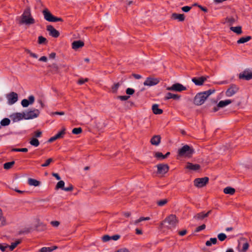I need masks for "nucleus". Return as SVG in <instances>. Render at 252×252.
<instances>
[{"instance_id":"nucleus-1","label":"nucleus","mask_w":252,"mask_h":252,"mask_svg":"<svg viewBox=\"0 0 252 252\" xmlns=\"http://www.w3.org/2000/svg\"><path fill=\"white\" fill-rule=\"evenodd\" d=\"M17 20L20 25L29 26L35 23V19L32 16L31 9L29 7H27L24 11L21 16L17 18Z\"/></svg>"},{"instance_id":"nucleus-2","label":"nucleus","mask_w":252,"mask_h":252,"mask_svg":"<svg viewBox=\"0 0 252 252\" xmlns=\"http://www.w3.org/2000/svg\"><path fill=\"white\" fill-rule=\"evenodd\" d=\"M177 223L178 220L176 216L170 215L161 223V225H165L166 227L172 228L175 227Z\"/></svg>"},{"instance_id":"nucleus-3","label":"nucleus","mask_w":252,"mask_h":252,"mask_svg":"<svg viewBox=\"0 0 252 252\" xmlns=\"http://www.w3.org/2000/svg\"><path fill=\"white\" fill-rule=\"evenodd\" d=\"M193 150L188 145H185L178 150V155L181 157H190Z\"/></svg>"},{"instance_id":"nucleus-4","label":"nucleus","mask_w":252,"mask_h":252,"mask_svg":"<svg viewBox=\"0 0 252 252\" xmlns=\"http://www.w3.org/2000/svg\"><path fill=\"white\" fill-rule=\"evenodd\" d=\"M25 120L32 119L37 117L39 114V111L37 109L27 111L24 112Z\"/></svg>"},{"instance_id":"nucleus-5","label":"nucleus","mask_w":252,"mask_h":252,"mask_svg":"<svg viewBox=\"0 0 252 252\" xmlns=\"http://www.w3.org/2000/svg\"><path fill=\"white\" fill-rule=\"evenodd\" d=\"M205 102V92H201L196 94L193 100V103L196 105H201Z\"/></svg>"},{"instance_id":"nucleus-6","label":"nucleus","mask_w":252,"mask_h":252,"mask_svg":"<svg viewBox=\"0 0 252 252\" xmlns=\"http://www.w3.org/2000/svg\"><path fill=\"white\" fill-rule=\"evenodd\" d=\"M232 102V100L231 99H226L224 100L220 101L216 106L213 108V112H217L220 108H223L227 105L231 104Z\"/></svg>"},{"instance_id":"nucleus-7","label":"nucleus","mask_w":252,"mask_h":252,"mask_svg":"<svg viewBox=\"0 0 252 252\" xmlns=\"http://www.w3.org/2000/svg\"><path fill=\"white\" fill-rule=\"evenodd\" d=\"M8 100V103L9 105H12L18 100V94L14 92H11L6 96Z\"/></svg>"},{"instance_id":"nucleus-8","label":"nucleus","mask_w":252,"mask_h":252,"mask_svg":"<svg viewBox=\"0 0 252 252\" xmlns=\"http://www.w3.org/2000/svg\"><path fill=\"white\" fill-rule=\"evenodd\" d=\"M10 118L14 122H18L21 120L25 119L24 113H14L10 116Z\"/></svg>"},{"instance_id":"nucleus-9","label":"nucleus","mask_w":252,"mask_h":252,"mask_svg":"<svg viewBox=\"0 0 252 252\" xmlns=\"http://www.w3.org/2000/svg\"><path fill=\"white\" fill-rule=\"evenodd\" d=\"M158 173L161 175H164L169 170V166L166 164H159L157 165Z\"/></svg>"},{"instance_id":"nucleus-10","label":"nucleus","mask_w":252,"mask_h":252,"mask_svg":"<svg viewBox=\"0 0 252 252\" xmlns=\"http://www.w3.org/2000/svg\"><path fill=\"white\" fill-rule=\"evenodd\" d=\"M167 90L176 92H182L186 90V88L181 84L176 83L171 87H168Z\"/></svg>"},{"instance_id":"nucleus-11","label":"nucleus","mask_w":252,"mask_h":252,"mask_svg":"<svg viewBox=\"0 0 252 252\" xmlns=\"http://www.w3.org/2000/svg\"><path fill=\"white\" fill-rule=\"evenodd\" d=\"M239 90V88L235 85H231L226 91L225 95L230 97L235 94Z\"/></svg>"},{"instance_id":"nucleus-12","label":"nucleus","mask_w":252,"mask_h":252,"mask_svg":"<svg viewBox=\"0 0 252 252\" xmlns=\"http://www.w3.org/2000/svg\"><path fill=\"white\" fill-rule=\"evenodd\" d=\"M239 78L246 80H250L252 79V72L249 70H245L239 74Z\"/></svg>"},{"instance_id":"nucleus-13","label":"nucleus","mask_w":252,"mask_h":252,"mask_svg":"<svg viewBox=\"0 0 252 252\" xmlns=\"http://www.w3.org/2000/svg\"><path fill=\"white\" fill-rule=\"evenodd\" d=\"M159 82V80L157 78L148 77L144 82L145 86H152L156 85Z\"/></svg>"},{"instance_id":"nucleus-14","label":"nucleus","mask_w":252,"mask_h":252,"mask_svg":"<svg viewBox=\"0 0 252 252\" xmlns=\"http://www.w3.org/2000/svg\"><path fill=\"white\" fill-rule=\"evenodd\" d=\"M42 13L44 18L46 21L52 22L54 21L55 16H53L47 9L43 10Z\"/></svg>"},{"instance_id":"nucleus-15","label":"nucleus","mask_w":252,"mask_h":252,"mask_svg":"<svg viewBox=\"0 0 252 252\" xmlns=\"http://www.w3.org/2000/svg\"><path fill=\"white\" fill-rule=\"evenodd\" d=\"M237 20L238 16L236 14H234L232 16L227 17L225 19V23L230 26L235 23Z\"/></svg>"},{"instance_id":"nucleus-16","label":"nucleus","mask_w":252,"mask_h":252,"mask_svg":"<svg viewBox=\"0 0 252 252\" xmlns=\"http://www.w3.org/2000/svg\"><path fill=\"white\" fill-rule=\"evenodd\" d=\"M34 101V97L33 95H30L28 97V99H24L21 101V104L23 107H27L30 104H32Z\"/></svg>"},{"instance_id":"nucleus-17","label":"nucleus","mask_w":252,"mask_h":252,"mask_svg":"<svg viewBox=\"0 0 252 252\" xmlns=\"http://www.w3.org/2000/svg\"><path fill=\"white\" fill-rule=\"evenodd\" d=\"M47 30L49 32V34L54 37H58L59 36V32L56 30L52 26H48L47 27Z\"/></svg>"},{"instance_id":"nucleus-18","label":"nucleus","mask_w":252,"mask_h":252,"mask_svg":"<svg viewBox=\"0 0 252 252\" xmlns=\"http://www.w3.org/2000/svg\"><path fill=\"white\" fill-rule=\"evenodd\" d=\"M242 246V250L245 252L249 248V244L246 239L244 238L240 239L239 242V246Z\"/></svg>"},{"instance_id":"nucleus-19","label":"nucleus","mask_w":252,"mask_h":252,"mask_svg":"<svg viewBox=\"0 0 252 252\" xmlns=\"http://www.w3.org/2000/svg\"><path fill=\"white\" fill-rule=\"evenodd\" d=\"M194 183L196 187L198 188L202 187L205 186V178L196 179Z\"/></svg>"},{"instance_id":"nucleus-20","label":"nucleus","mask_w":252,"mask_h":252,"mask_svg":"<svg viewBox=\"0 0 252 252\" xmlns=\"http://www.w3.org/2000/svg\"><path fill=\"white\" fill-rule=\"evenodd\" d=\"M84 45V42L81 40L74 41L72 43V47L74 50H77L79 48L83 47Z\"/></svg>"},{"instance_id":"nucleus-21","label":"nucleus","mask_w":252,"mask_h":252,"mask_svg":"<svg viewBox=\"0 0 252 252\" xmlns=\"http://www.w3.org/2000/svg\"><path fill=\"white\" fill-rule=\"evenodd\" d=\"M205 80L204 77H201L199 78L194 77L192 78V81L197 86L202 85Z\"/></svg>"},{"instance_id":"nucleus-22","label":"nucleus","mask_w":252,"mask_h":252,"mask_svg":"<svg viewBox=\"0 0 252 252\" xmlns=\"http://www.w3.org/2000/svg\"><path fill=\"white\" fill-rule=\"evenodd\" d=\"M186 168L189 170L192 171H197L200 168V166L198 164H193L191 163H187Z\"/></svg>"},{"instance_id":"nucleus-23","label":"nucleus","mask_w":252,"mask_h":252,"mask_svg":"<svg viewBox=\"0 0 252 252\" xmlns=\"http://www.w3.org/2000/svg\"><path fill=\"white\" fill-rule=\"evenodd\" d=\"M172 18L180 22L183 21L185 20V16L183 14L174 13L172 14Z\"/></svg>"},{"instance_id":"nucleus-24","label":"nucleus","mask_w":252,"mask_h":252,"mask_svg":"<svg viewBox=\"0 0 252 252\" xmlns=\"http://www.w3.org/2000/svg\"><path fill=\"white\" fill-rule=\"evenodd\" d=\"M160 139L159 135H155L151 139V143L152 145L158 146L160 142Z\"/></svg>"},{"instance_id":"nucleus-25","label":"nucleus","mask_w":252,"mask_h":252,"mask_svg":"<svg viewBox=\"0 0 252 252\" xmlns=\"http://www.w3.org/2000/svg\"><path fill=\"white\" fill-rule=\"evenodd\" d=\"M28 184L31 186L37 187L40 185L39 181L32 178H29L28 181Z\"/></svg>"},{"instance_id":"nucleus-26","label":"nucleus","mask_w":252,"mask_h":252,"mask_svg":"<svg viewBox=\"0 0 252 252\" xmlns=\"http://www.w3.org/2000/svg\"><path fill=\"white\" fill-rule=\"evenodd\" d=\"M7 222L5 218L3 216L2 210L0 208V227L6 225Z\"/></svg>"},{"instance_id":"nucleus-27","label":"nucleus","mask_w":252,"mask_h":252,"mask_svg":"<svg viewBox=\"0 0 252 252\" xmlns=\"http://www.w3.org/2000/svg\"><path fill=\"white\" fill-rule=\"evenodd\" d=\"M152 110L155 114H161L163 112L162 110L158 108V105L156 104L152 106Z\"/></svg>"},{"instance_id":"nucleus-28","label":"nucleus","mask_w":252,"mask_h":252,"mask_svg":"<svg viewBox=\"0 0 252 252\" xmlns=\"http://www.w3.org/2000/svg\"><path fill=\"white\" fill-rule=\"evenodd\" d=\"M171 98H173L176 100L179 99L180 98V96L176 94H174L171 93H168L165 96V99H169Z\"/></svg>"},{"instance_id":"nucleus-29","label":"nucleus","mask_w":252,"mask_h":252,"mask_svg":"<svg viewBox=\"0 0 252 252\" xmlns=\"http://www.w3.org/2000/svg\"><path fill=\"white\" fill-rule=\"evenodd\" d=\"M230 29L237 34H241L242 33V27L241 26L231 27Z\"/></svg>"},{"instance_id":"nucleus-30","label":"nucleus","mask_w":252,"mask_h":252,"mask_svg":"<svg viewBox=\"0 0 252 252\" xmlns=\"http://www.w3.org/2000/svg\"><path fill=\"white\" fill-rule=\"evenodd\" d=\"M252 39V37L251 36H247L245 37H241L237 41L238 44H242L247 42L250 40Z\"/></svg>"},{"instance_id":"nucleus-31","label":"nucleus","mask_w":252,"mask_h":252,"mask_svg":"<svg viewBox=\"0 0 252 252\" xmlns=\"http://www.w3.org/2000/svg\"><path fill=\"white\" fill-rule=\"evenodd\" d=\"M223 192L225 194H229L232 195L235 193V190L234 188L228 187H226L225 189H224Z\"/></svg>"},{"instance_id":"nucleus-32","label":"nucleus","mask_w":252,"mask_h":252,"mask_svg":"<svg viewBox=\"0 0 252 252\" xmlns=\"http://www.w3.org/2000/svg\"><path fill=\"white\" fill-rule=\"evenodd\" d=\"M21 242L20 240H17L15 242L12 243L10 245H8V250L10 251H13Z\"/></svg>"},{"instance_id":"nucleus-33","label":"nucleus","mask_w":252,"mask_h":252,"mask_svg":"<svg viewBox=\"0 0 252 252\" xmlns=\"http://www.w3.org/2000/svg\"><path fill=\"white\" fill-rule=\"evenodd\" d=\"M57 249V247L54 246L53 248L51 247H43L39 250V252H52L53 250Z\"/></svg>"},{"instance_id":"nucleus-34","label":"nucleus","mask_w":252,"mask_h":252,"mask_svg":"<svg viewBox=\"0 0 252 252\" xmlns=\"http://www.w3.org/2000/svg\"><path fill=\"white\" fill-rule=\"evenodd\" d=\"M217 242L216 238H211L210 240L206 242V246H211L212 244H216Z\"/></svg>"},{"instance_id":"nucleus-35","label":"nucleus","mask_w":252,"mask_h":252,"mask_svg":"<svg viewBox=\"0 0 252 252\" xmlns=\"http://www.w3.org/2000/svg\"><path fill=\"white\" fill-rule=\"evenodd\" d=\"M30 143L31 145L34 147H37L39 145V142L38 140L35 138H32L30 141Z\"/></svg>"},{"instance_id":"nucleus-36","label":"nucleus","mask_w":252,"mask_h":252,"mask_svg":"<svg viewBox=\"0 0 252 252\" xmlns=\"http://www.w3.org/2000/svg\"><path fill=\"white\" fill-rule=\"evenodd\" d=\"M122 84V83L118 82L114 84L112 87V92L113 93L117 92L119 87Z\"/></svg>"},{"instance_id":"nucleus-37","label":"nucleus","mask_w":252,"mask_h":252,"mask_svg":"<svg viewBox=\"0 0 252 252\" xmlns=\"http://www.w3.org/2000/svg\"><path fill=\"white\" fill-rule=\"evenodd\" d=\"M10 123V120L8 118H4L0 121L1 126H7Z\"/></svg>"},{"instance_id":"nucleus-38","label":"nucleus","mask_w":252,"mask_h":252,"mask_svg":"<svg viewBox=\"0 0 252 252\" xmlns=\"http://www.w3.org/2000/svg\"><path fill=\"white\" fill-rule=\"evenodd\" d=\"M14 161L6 162L4 164L3 167L5 169H9L14 164Z\"/></svg>"},{"instance_id":"nucleus-39","label":"nucleus","mask_w":252,"mask_h":252,"mask_svg":"<svg viewBox=\"0 0 252 252\" xmlns=\"http://www.w3.org/2000/svg\"><path fill=\"white\" fill-rule=\"evenodd\" d=\"M65 128H63L62 130L59 131L56 135H55L56 137L58 139L63 138L65 134Z\"/></svg>"},{"instance_id":"nucleus-40","label":"nucleus","mask_w":252,"mask_h":252,"mask_svg":"<svg viewBox=\"0 0 252 252\" xmlns=\"http://www.w3.org/2000/svg\"><path fill=\"white\" fill-rule=\"evenodd\" d=\"M0 250L2 252L7 251V250H8V245L6 244H0Z\"/></svg>"},{"instance_id":"nucleus-41","label":"nucleus","mask_w":252,"mask_h":252,"mask_svg":"<svg viewBox=\"0 0 252 252\" xmlns=\"http://www.w3.org/2000/svg\"><path fill=\"white\" fill-rule=\"evenodd\" d=\"M227 236L225 234L221 233L218 235V238L220 241H224L226 238Z\"/></svg>"},{"instance_id":"nucleus-42","label":"nucleus","mask_w":252,"mask_h":252,"mask_svg":"<svg viewBox=\"0 0 252 252\" xmlns=\"http://www.w3.org/2000/svg\"><path fill=\"white\" fill-rule=\"evenodd\" d=\"M64 186V182L63 181H60L56 185V189H63Z\"/></svg>"},{"instance_id":"nucleus-43","label":"nucleus","mask_w":252,"mask_h":252,"mask_svg":"<svg viewBox=\"0 0 252 252\" xmlns=\"http://www.w3.org/2000/svg\"><path fill=\"white\" fill-rule=\"evenodd\" d=\"M53 161V159L52 158H49L47 160H46V161L44 163L41 164V166L42 167H47Z\"/></svg>"},{"instance_id":"nucleus-44","label":"nucleus","mask_w":252,"mask_h":252,"mask_svg":"<svg viewBox=\"0 0 252 252\" xmlns=\"http://www.w3.org/2000/svg\"><path fill=\"white\" fill-rule=\"evenodd\" d=\"M215 89H211L208 91H206V99L207 98L210 96L211 94L214 93L215 92Z\"/></svg>"},{"instance_id":"nucleus-45","label":"nucleus","mask_w":252,"mask_h":252,"mask_svg":"<svg viewBox=\"0 0 252 252\" xmlns=\"http://www.w3.org/2000/svg\"><path fill=\"white\" fill-rule=\"evenodd\" d=\"M82 130L81 127L74 128L72 129V132L74 134H78L82 132Z\"/></svg>"},{"instance_id":"nucleus-46","label":"nucleus","mask_w":252,"mask_h":252,"mask_svg":"<svg viewBox=\"0 0 252 252\" xmlns=\"http://www.w3.org/2000/svg\"><path fill=\"white\" fill-rule=\"evenodd\" d=\"M167 202L166 199H162L157 202V204L159 206H163Z\"/></svg>"},{"instance_id":"nucleus-47","label":"nucleus","mask_w":252,"mask_h":252,"mask_svg":"<svg viewBox=\"0 0 252 252\" xmlns=\"http://www.w3.org/2000/svg\"><path fill=\"white\" fill-rule=\"evenodd\" d=\"M46 41V39L45 37L42 36H40L38 37V42L39 44H43Z\"/></svg>"},{"instance_id":"nucleus-48","label":"nucleus","mask_w":252,"mask_h":252,"mask_svg":"<svg viewBox=\"0 0 252 252\" xmlns=\"http://www.w3.org/2000/svg\"><path fill=\"white\" fill-rule=\"evenodd\" d=\"M155 157L158 159H164V155L160 152H157L155 154Z\"/></svg>"},{"instance_id":"nucleus-49","label":"nucleus","mask_w":252,"mask_h":252,"mask_svg":"<svg viewBox=\"0 0 252 252\" xmlns=\"http://www.w3.org/2000/svg\"><path fill=\"white\" fill-rule=\"evenodd\" d=\"M205 217V213L204 212H201L199 214H198L195 217L196 218L198 219H203Z\"/></svg>"},{"instance_id":"nucleus-50","label":"nucleus","mask_w":252,"mask_h":252,"mask_svg":"<svg viewBox=\"0 0 252 252\" xmlns=\"http://www.w3.org/2000/svg\"><path fill=\"white\" fill-rule=\"evenodd\" d=\"M64 114V113L63 111L61 112H51L50 114V115L52 116H54L55 115H63Z\"/></svg>"},{"instance_id":"nucleus-51","label":"nucleus","mask_w":252,"mask_h":252,"mask_svg":"<svg viewBox=\"0 0 252 252\" xmlns=\"http://www.w3.org/2000/svg\"><path fill=\"white\" fill-rule=\"evenodd\" d=\"M134 93V90L131 88H127L126 90V93L127 94L131 95Z\"/></svg>"},{"instance_id":"nucleus-52","label":"nucleus","mask_w":252,"mask_h":252,"mask_svg":"<svg viewBox=\"0 0 252 252\" xmlns=\"http://www.w3.org/2000/svg\"><path fill=\"white\" fill-rule=\"evenodd\" d=\"M191 8V7L190 6H184V7H182V10L184 12H189Z\"/></svg>"},{"instance_id":"nucleus-53","label":"nucleus","mask_w":252,"mask_h":252,"mask_svg":"<svg viewBox=\"0 0 252 252\" xmlns=\"http://www.w3.org/2000/svg\"><path fill=\"white\" fill-rule=\"evenodd\" d=\"M111 240V237L109 235H106L102 237V240L103 242H107Z\"/></svg>"},{"instance_id":"nucleus-54","label":"nucleus","mask_w":252,"mask_h":252,"mask_svg":"<svg viewBox=\"0 0 252 252\" xmlns=\"http://www.w3.org/2000/svg\"><path fill=\"white\" fill-rule=\"evenodd\" d=\"M73 186L71 185H70L68 187H64L63 190L66 191H71L73 189Z\"/></svg>"},{"instance_id":"nucleus-55","label":"nucleus","mask_w":252,"mask_h":252,"mask_svg":"<svg viewBox=\"0 0 252 252\" xmlns=\"http://www.w3.org/2000/svg\"><path fill=\"white\" fill-rule=\"evenodd\" d=\"M204 229H205V224H203L201 226L197 227L196 228L195 232H199L200 231L203 230Z\"/></svg>"},{"instance_id":"nucleus-56","label":"nucleus","mask_w":252,"mask_h":252,"mask_svg":"<svg viewBox=\"0 0 252 252\" xmlns=\"http://www.w3.org/2000/svg\"><path fill=\"white\" fill-rule=\"evenodd\" d=\"M129 96L127 95L119 96L118 98L120 100L124 101L126 100L129 98Z\"/></svg>"},{"instance_id":"nucleus-57","label":"nucleus","mask_w":252,"mask_h":252,"mask_svg":"<svg viewBox=\"0 0 252 252\" xmlns=\"http://www.w3.org/2000/svg\"><path fill=\"white\" fill-rule=\"evenodd\" d=\"M88 81V79H83L81 78L78 81V83L80 85L83 84L85 82Z\"/></svg>"},{"instance_id":"nucleus-58","label":"nucleus","mask_w":252,"mask_h":252,"mask_svg":"<svg viewBox=\"0 0 252 252\" xmlns=\"http://www.w3.org/2000/svg\"><path fill=\"white\" fill-rule=\"evenodd\" d=\"M120 236L119 235H115L111 237V240L115 241L118 240L120 238Z\"/></svg>"},{"instance_id":"nucleus-59","label":"nucleus","mask_w":252,"mask_h":252,"mask_svg":"<svg viewBox=\"0 0 252 252\" xmlns=\"http://www.w3.org/2000/svg\"><path fill=\"white\" fill-rule=\"evenodd\" d=\"M42 132L40 131H36L34 132V136L35 137H40L41 135Z\"/></svg>"},{"instance_id":"nucleus-60","label":"nucleus","mask_w":252,"mask_h":252,"mask_svg":"<svg viewBox=\"0 0 252 252\" xmlns=\"http://www.w3.org/2000/svg\"><path fill=\"white\" fill-rule=\"evenodd\" d=\"M51 223L53 226L57 227L59 226L60 222L58 221H52Z\"/></svg>"},{"instance_id":"nucleus-61","label":"nucleus","mask_w":252,"mask_h":252,"mask_svg":"<svg viewBox=\"0 0 252 252\" xmlns=\"http://www.w3.org/2000/svg\"><path fill=\"white\" fill-rule=\"evenodd\" d=\"M28 53H29V54L30 55V56L34 58H38V56L34 54V53H33L32 52H31L30 51H28Z\"/></svg>"},{"instance_id":"nucleus-62","label":"nucleus","mask_w":252,"mask_h":252,"mask_svg":"<svg viewBox=\"0 0 252 252\" xmlns=\"http://www.w3.org/2000/svg\"><path fill=\"white\" fill-rule=\"evenodd\" d=\"M142 221V220H141V218H140L139 219L135 220L132 222H131V224H134L135 225H137L138 223Z\"/></svg>"},{"instance_id":"nucleus-63","label":"nucleus","mask_w":252,"mask_h":252,"mask_svg":"<svg viewBox=\"0 0 252 252\" xmlns=\"http://www.w3.org/2000/svg\"><path fill=\"white\" fill-rule=\"evenodd\" d=\"M58 139V138L57 137H56V136H54L52 137H51L49 140H48V142H52L54 141H55L56 140Z\"/></svg>"},{"instance_id":"nucleus-64","label":"nucleus","mask_w":252,"mask_h":252,"mask_svg":"<svg viewBox=\"0 0 252 252\" xmlns=\"http://www.w3.org/2000/svg\"><path fill=\"white\" fill-rule=\"evenodd\" d=\"M117 252H128V251L126 249H122L118 250Z\"/></svg>"}]
</instances>
